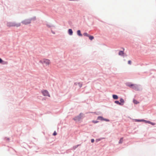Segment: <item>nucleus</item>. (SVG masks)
I'll use <instances>...</instances> for the list:
<instances>
[{
  "label": "nucleus",
  "mask_w": 156,
  "mask_h": 156,
  "mask_svg": "<svg viewBox=\"0 0 156 156\" xmlns=\"http://www.w3.org/2000/svg\"><path fill=\"white\" fill-rule=\"evenodd\" d=\"M120 101L121 102V103H122V104H123L124 103V100L122 99V98H121L120 99Z\"/></svg>",
  "instance_id": "16"
},
{
  "label": "nucleus",
  "mask_w": 156,
  "mask_h": 156,
  "mask_svg": "<svg viewBox=\"0 0 156 156\" xmlns=\"http://www.w3.org/2000/svg\"><path fill=\"white\" fill-rule=\"evenodd\" d=\"M80 119V118H79V117H75V118H74V119L75 120H76L78 119Z\"/></svg>",
  "instance_id": "20"
},
{
  "label": "nucleus",
  "mask_w": 156,
  "mask_h": 156,
  "mask_svg": "<svg viewBox=\"0 0 156 156\" xmlns=\"http://www.w3.org/2000/svg\"><path fill=\"white\" fill-rule=\"evenodd\" d=\"M31 20L30 19H26L22 22V23L24 25H27L31 23Z\"/></svg>",
  "instance_id": "2"
},
{
  "label": "nucleus",
  "mask_w": 156,
  "mask_h": 156,
  "mask_svg": "<svg viewBox=\"0 0 156 156\" xmlns=\"http://www.w3.org/2000/svg\"><path fill=\"white\" fill-rule=\"evenodd\" d=\"M92 122H93L94 123H96L98 122V121H92Z\"/></svg>",
  "instance_id": "18"
},
{
  "label": "nucleus",
  "mask_w": 156,
  "mask_h": 156,
  "mask_svg": "<svg viewBox=\"0 0 156 156\" xmlns=\"http://www.w3.org/2000/svg\"><path fill=\"white\" fill-rule=\"evenodd\" d=\"M150 124H151V125H155V123H152V122H151V123H150Z\"/></svg>",
  "instance_id": "24"
},
{
  "label": "nucleus",
  "mask_w": 156,
  "mask_h": 156,
  "mask_svg": "<svg viewBox=\"0 0 156 156\" xmlns=\"http://www.w3.org/2000/svg\"><path fill=\"white\" fill-rule=\"evenodd\" d=\"M131 61L129 60L128 61V64L130 65L131 64Z\"/></svg>",
  "instance_id": "21"
},
{
  "label": "nucleus",
  "mask_w": 156,
  "mask_h": 156,
  "mask_svg": "<svg viewBox=\"0 0 156 156\" xmlns=\"http://www.w3.org/2000/svg\"><path fill=\"white\" fill-rule=\"evenodd\" d=\"M43 63L46 65H48L50 63V61L48 59H44L43 60Z\"/></svg>",
  "instance_id": "5"
},
{
  "label": "nucleus",
  "mask_w": 156,
  "mask_h": 156,
  "mask_svg": "<svg viewBox=\"0 0 156 156\" xmlns=\"http://www.w3.org/2000/svg\"><path fill=\"white\" fill-rule=\"evenodd\" d=\"M97 119L98 120H103V119H104V118L102 117H101V116H98V117Z\"/></svg>",
  "instance_id": "11"
},
{
  "label": "nucleus",
  "mask_w": 156,
  "mask_h": 156,
  "mask_svg": "<svg viewBox=\"0 0 156 156\" xmlns=\"http://www.w3.org/2000/svg\"><path fill=\"white\" fill-rule=\"evenodd\" d=\"M77 34L79 36H82V34L81 33V32L80 30H78L77 31Z\"/></svg>",
  "instance_id": "7"
},
{
  "label": "nucleus",
  "mask_w": 156,
  "mask_h": 156,
  "mask_svg": "<svg viewBox=\"0 0 156 156\" xmlns=\"http://www.w3.org/2000/svg\"><path fill=\"white\" fill-rule=\"evenodd\" d=\"M68 33L70 35H72L73 33L72 30L71 29H69L68 30Z\"/></svg>",
  "instance_id": "6"
},
{
  "label": "nucleus",
  "mask_w": 156,
  "mask_h": 156,
  "mask_svg": "<svg viewBox=\"0 0 156 156\" xmlns=\"http://www.w3.org/2000/svg\"><path fill=\"white\" fill-rule=\"evenodd\" d=\"M52 33H53V34H55V33L54 32H52Z\"/></svg>",
  "instance_id": "27"
},
{
  "label": "nucleus",
  "mask_w": 156,
  "mask_h": 156,
  "mask_svg": "<svg viewBox=\"0 0 156 156\" xmlns=\"http://www.w3.org/2000/svg\"><path fill=\"white\" fill-rule=\"evenodd\" d=\"M41 92L43 94V95L44 96H48L49 97H50V96L49 94L48 91L46 90H44L42 91Z\"/></svg>",
  "instance_id": "3"
},
{
  "label": "nucleus",
  "mask_w": 156,
  "mask_h": 156,
  "mask_svg": "<svg viewBox=\"0 0 156 156\" xmlns=\"http://www.w3.org/2000/svg\"><path fill=\"white\" fill-rule=\"evenodd\" d=\"M2 60L1 58H0V63H2Z\"/></svg>",
  "instance_id": "26"
},
{
  "label": "nucleus",
  "mask_w": 156,
  "mask_h": 156,
  "mask_svg": "<svg viewBox=\"0 0 156 156\" xmlns=\"http://www.w3.org/2000/svg\"><path fill=\"white\" fill-rule=\"evenodd\" d=\"M128 86L130 87H132L133 89L136 90H138L137 85L135 84H129Z\"/></svg>",
  "instance_id": "4"
},
{
  "label": "nucleus",
  "mask_w": 156,
  "mask_h": 156,
  "mask_svg": "<svg viewBox=\"0 0 156 156\" xmlns=\"http://www.w3.org/2000/svg\"><path fill=\"white\" fill-rule=\"evenodd\" d=\"M57 135V133L56 131H54V133H53V135L54 136H55Z\"/></svg>",
  "instance_id": "19"
},
{
  "label": "nucleus",
  "mask_w": 156,
  "mask_h": 156,
  "mask_svg": "<svg viewBox=\"0 0 156 156\" xmlns=\"http://www.w3.org/2000/svg\"><path fill=\"white\" fill-rule=\"evenodd\" d=\"M144 121H145L147 123H151V122H150V121H145V120H144Z\"/></svg>",
  "instance_id": "23"
},
{
  "label": "nucleus",
  "mask_w": 156,
  "mask_h": 156,
  "mask_svg": "<svg viewBox=\"0 0 156 156\" xmlns=\"http://www.w3.org/2000/svg\"><path fill=\"white\" fill-rule=\"evenodd\" d=\"M115 103L117 104H119L120 105H122L123 104H122L121 103H120L118 101H115Z\"/></svg>",
  "instance_id": "12"
},
{
  "label": "nucleus",
  "mask_w": 156,
  "mask_h": 156,
  "mask_svg": "<svg viewBox=\"0 0 156 156\" xmlns=\"http://www.w3.org/2000/svg\"><path fill=\"white\" fill-rule=\"evenodd\" d=\"M7 25L9 27H18L20 26L21 24L20 23H16L15 22H9L7 23Z\"/></svg>",
  "instance_id": "1"
},
{
  "label": "nucleus",
  "mask_w": 156,
  "mask_h": 156,
  "mask_svg": "<svg viewBox=\"0 0 156 156\" xmlns=\"http://www.w3.org/2000/svg\"><path fill=\"white\" fill-rule=\"evenodd\" d=\"M112 97L113 98L115 99H117L118 98V97L117 95H113Z\"/></svg>",
  "instance_id": "8"
},
{
  "label": "nucleus",
  "mask_w": 156,
  "mask_h": 156,
  "mask_svg": "<svg viewBox=\"0 0 156 156\" xmlns=\"http://www.w3.org/2000/svg\"><path fill=\"white\" fill-rule=\"evenodd\" d=\"M94 139H92L91 140V142L92 143H93L94 142Z\"/></svg>",
  "instance_id": "25"
},
{
  "label": "nucleus",
  "mask_w": 156,
  "mask_h": 156,
  "mask_svg": "<svg viewBox=\"0 0 156 156\" xmlns=\"http://www.w3.org/2000/svg\"><path fill=\"white\" fill-rule=\"evenodd\" d=\"M83 35L84 36L89 37V35L87 33H84L83 34Z\"/></svg>",
  "instance_id": "15"
},
{
  "label": "nucleus",
  "mask_w": 156,
  "mask_h": 156,
  "mask_svg": "<svg viewBox=\"0 0 156 156\" xmlns=\"http://www.w3.org/2000/svg\"><path fill=\"white\" fill-rule=\"evenodd\" d=\"M123 138H121L120 139L119 141V144H122L123 142Z\"/></svg>",
  "instance_id": "10"
},
{
  "label": "nucleus",
  "mask_w": 156,
  "mask_h": 156,
  "mask_svg": "<svg viewBox=\"0 0 156 156\" xmlns=\"http://www.w3.org/2000/svg\"><path fill=\"white\" fill-rule=\"evenodd\" d=\"M88 37H89V39L91 40H92L94 38V37L93 36L89 35Z\"/></svg>",
  "instance_id": "13"
},
{
  "label": "nucleus",
  "mask_w": 156,
  "mask_h": 156,
  "mask_svg": "<svg viewBox=\"0 0 156 156\" xmlns=\"http://www.w3.org/2000/svg\"><path fill=\"white\" fill-rule=\"evenodd\" d=\"M78 84H79V86H80V87H82V84L81 83H78Z\"/></svg>",
  "instance_id": "22"
},
{
  "label": "nucleus",
  "mask_w": 156,
  "mask_h": 156,
  "mask_svg": "<svg viewBox=\"0 0 156 156\" xmlns=\"http://www.w3.org/2000/svg\"><path fill=\"white\" fill-rule=\"evenodd\" d=\"M124 54L123 51H120L119 53V55H123Z\"/></svg>",
  "instance_id": "9"
},
{
  "label": "nucleus",
  "mask_w": 156,
  "mask_h": 156,
  "mask_svg": "<svg viewBox=\"0 0 156 156\" xmlns=\"http://www.w3.org/2000/svg\"><path fill=\"white\" fill-rule=\"evenodd\" d=\"M133 103L135 104H138L139 103V102H138V101H137L136 100H134L133 101Z\"/></svg>",
  "instance_id": "14"
},
{
  "label": "nucleus",
  "mask_w": 156,
  "mask_h": 156,
  "mask_svg": "<svg viewBox=\"0 0 156 156\" xmlns=\"http://www.w3.org/2000/svg\"><path fill=\"white\" fill-rule=\"evenodd\" d=\"M103 120L107 122H108L109 121L108 119H105L104 118V119H103Z\"/></svg>",
  "instance_id": "17"
}]
</instances>
